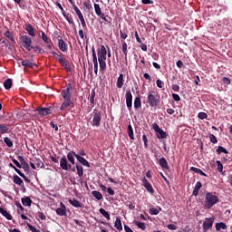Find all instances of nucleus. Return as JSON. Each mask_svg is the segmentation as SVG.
<instances>
[{"label":"nucleus","mask_w":232,"mask_h":232,"mask_svg":"<svg viewBox=\"0 0 232 232\" xmlns=\"http://www.w3.org/2000/svg\"><path fill=\"white\" fill-rule=\"evenodd\" d=\"M76 170L78 177H83L84 175V169L81 165H76Z\"/></svg>","instance_id":"43"},{"label":"nucleus","mask_w":232,"mask_h":232,"mask_svg":"<svg viewBox=\"0 0 232 232\" xmlns=\"http://www.w3.org/2000/svg\"><path fill=\"white\" fill-rule=\"evenodd\" d=\"M42 39L44 43H47V44L50 43V41H52V39L48 38V36L44 32H42Z\"/></svg>","instance_id":"55"},{"label":"nucleus","mask_w":232,"mask_h":232,"mask_svg":"<svg viewBox=\"0 0 232 232\" xmlns=\"http://www.w3.org/2000/svg\"><path fill=\"white\" fill-rule=\"evenodd\" d=\"M14 206L17 208V213H23V211H24V208L19 203V201H15Z\"/></svg>","instance_id":"51"},{"label":"nucleus","mask_w":232,"mask_h":232,"mask_svg":"<svg viewBox=\"0 0 232 232\" xmlns=\"http://www.w3.org/2000/svg\"><path fill=\"white\" fill-rule=\"evenodd\" d=\"M114 227L118 229V231H122V221H121V218H117L114 223Z\"/></svg>","instance_id":"38"},{"label":"nucleus","mask_w":232,"mask_h":232,"mask_svg":"<svg viewBox=\"0 0 232 232\" xmlns=\"http://www.w3.org/2000/svg\"><path fill=\"white\" fill-rule=\"evenodd\" d=\"M216 164L218 166V171L219 173H222V171L224 170V165H222V162H220V160H217Z\"/></svg>","instance_id":"53"},{"label":"nucleus","mask_w":232,"mask_h":232,"mask_svg":"<svg viewBox=\"0 0 232 232\" xmlns=\"http://www.w3.org/2000/svg\"><path fill=\"white\" fill-rule=\"evenodd\" d=\"M26 32L31 35V37H35V31L32 24H28L25 27Z\"/></svg>","instance_id":"33"},{"label":"nucleus","mask_w":232,"mask_h":232,"mask_svg":"<svg viewBox=\"0 0 232 232\" xmlns=\"http://www.w3.org/2000/svg\"><path fill=\"white\" fill-rule=\"evenodd\" d=\"M218 203V197L212 194V192H207L205 197V208L206 209H211L215 204Z\"/></svg>","instance_id":"2"},{"label":"nucleus","mask_w":232,"mask_h":232,"mask_svg":"<svg viewBox=\"0 0 232 232\" xmlns=\"http://www.w3.org/2000/svg\"><path fill=\"white\" fill-rule=\"evenodd\" d=\"M0 213H1V215H3V217H5V218H7V220H12V215L1 207H0Z\"/></svg>","instance_id":"39"},{"label":"nucleus","mask_w":232,"mask_h":232,"mask_svg":"<svg viewBox=\"0 0 232 232\" xmlns=\"http://www.w3.org/2000/svg\"><path fill=\"white\" fill-rule=\"evenodd\" d=\"M117 88H122L124 86V74L121 73L117 79L116 82Z\"/></svg>","instance_id":"24"},{"label":"nucleus","mask_w":232,"mask_h":232,"mask_svg":"<svg viewBox=\"0 0 232 232\" xmlns=\"http://www.w3.org/2000/svg\"><path fill=\"white\" fill-rule=\"evenodd\" d=\"M94 12L98 16L102 14V11L101 10V5H99V4H94Z\"/></svg>","instance_id":"48"},{"label":"nucleus","mask_w":232,"mask_h":232,"mask_svg":"<svg viewBox=\"0 0 232 232\" xmlns=\"http://www.w3.org/2000/svg\"><path fill=\"white\" fill-rule=\"evenodd\" d=\"M21 200H22L23 206H25L28 208H30V206H32V199L30 198V197L25 196V197L22 198Z\"/></svg>","instance_id":"25"},{"label":"nucleus","mask_w":232,"mask_h":232,"mask_svg":"<svg viewBox=\"0 0 232 232\" xmlns=\"http://www.w3.org/2000/svg\"><path fill=\"white\" fill-rule=\"evenodd\" d=\"M100 213L101 215H102L103 217H105L107 218V220H110V213L108 211H106L104 208H100Z\"/></svg>","instance_id":"49"},{"label":"nucleus","mask_w":232,"mask_h":232,"mask_svg":"<svg viewBox=\"0 0 232 232\" xmlns=\"http://www.w3.org/2000/svg\"><path fill=\"white\" fill-rule=\"evenodd\" d=\"M91 124L92 126H95L99 128L101 126V121L102 119V112L97 109H93L92 113H91Z\"/></svg>","instance_id":"3"},{"label":"nucleus","mask_w":232,"mask_h":232,"mask_svg":"<svg viewBox=\"0 0 232 232\" xmlns=\"http://www.w3.org/2000/svg\"><path fill=\"white\" fill-rule=\"evenodd\" d=\"M83 6H85L86 10H92V2H90V0L83 2Z\"/></svg>","instance_id":"56"},{"label":"nucleus","mask_w":232,"mask_h":232,"mask_svg":"<svg viewBox=\"0 0 232 232\" xmlns=\"http://www.w3.org/2000/svg\"><path fill=\"white\" fill-rule=\"evenodd\" d=\"M0 44H5V46L6 48H8V50H10V52H12V46H14V44H12L11 41H9L8 39L6 38H1L0 39Z\"/></svg>","instance_id":"18"},{"label":"nucleus","mask_w":232,"mask_h":232,"mask_svg":"<svg viewBox=\"0 0 232 232\" xmlns=\"http://www.w3.org/2000/svg\"><path fill=\"white\" fill-rule=\"evenodd\" d=\"M160 211H162V208H160V207H157L156 208H150L149 209L150 215H159V213Z\"/></svg>","instance_id":"36"},{"label":"nucleus","mask_w":232,"mask_h":232,"mask_svg":"<svg viewBox=\"0 0 232 232\" xmlns=\"http://www.w3.org/2000/svg\"><path fill=\"white\" fill-rule=\"evenodd\" d=\"M97 55H98V61L106 60V55H108V51H106V47L104 45H101V48L98 49Z\"/></svg>","instance_id":"11"},{"label":"nucleus","mask_w":232,"mask_h":232,"mask_svg":"<svg viewBox=\"0 0 232 232\" xmlns=\"http://www.w3.org/2000/svg\"><path fill=\"white\" fill-rule=\"evenodd\" d=\"M190 171H193L194 173H198V175H201L202 177H208V174L204 173L202 169L196 168V167H191Z\"/></svg>","instance_id":"35"},{"label":"nucleus","mask_w":232,"mask_h":232,"mask_svg":"<svg viewBox=\"0 0 232 232\" xmlns=\"http://www.w3.org/2000/svg\"><path fill=\"white\" fill-rule=\"evenodd\" d=\"M13 182L14 184H16L17 186H23L24 184V182L22 180V179L17 175H14L13 177Z\"/></svg>","instance_id":"32"},{"label":"nucleus","mask_w":232,"mask_h":232,"mask_svg":"<svg viewBox=\"0 0 232 232\" xmlns=\"http://www.w3.org/2000/svg\"><path fill=\"white\" fill-rule=\"evenodd\" d=\"M51 53L53 55L54 59H57L59 62V59H63V53L59 52L56 53L55 51H52Z\"/></svg>","instance_id":"52"},{"label":"nucleus","mask_w":232,"mask_h":232,"mask_svg":"<svg viewBox=\"0 0 232 232\" xmlns=\"http://www.w3.org/2000/svg\"><path fill=\"white\" fill-rule=\"evenodd\" d=\"M141 182H142V186L145 188V189H147L149 193H150V195H153V193H155V189L153 188V186H151V183L148 181L146 177L142 179Z\"/></svg>","instance_id":"12"},{"label":"nucleus","mask_w":232,"mask_h":232,"mask_svg":"<svg viewBox=\"0 0 232 232\" xmlns=\"http://www.w3.org/2000/svg\"><path fill=\"white\" fill-rule=\"evenodd\" d=\"M58 47L61 52H68V44L64 43V40H63V38H60L58 40Z\"/></svg>","instance_id":"17"},{"label":"nucleus","mask_w":232,"mask_h":232,"mask_svg":"<svg viewBox=\"0 0 232 232\" xmlns=\"http://www.w3.org/2000/svg\"><path fill=\"white\" fill-rule=\"evenodd\" d=\"M168 229H169L170 231H177V227L173 224H169L167 226Z\"/></svg>","instance_id":"61"},{"label":"nucleus","mask_w":232,"mask_h":232,"mask_svg":"<svg viewBox=\"0 0 232 232\" xmlns=\"http://www.w3.org/2000/svg\"><path fill=\"white\" fill-rule=\"evenodd\" d=\"M4 142H5V144H6V146H7L8 148H12V147L14 146V142H13L12 140H11L10 138H8V137H5V138H4Z\"/></svg>","instance_id":"46"},{"label":"nucleus","mask_w":232,"mask_h":232,"mask_svg":"<svg viewBox=\"0 0 232 232\" xmlns=\"http://www.w3.org/2000/svg\"><path fill=\"white\" fill-rule=\"evenodd\" d=\"M220 229H227V225L224 222L216 223V231H220Z\"/></svg>","instance_id":"41"},{"label":"nucleus","mask_w":232,"mask_h":232,"mask_svg":"<svg viewBox=\"0 0 232 232\" xmlns=\"http://www.w3.org/2000/svg\"><path fill=\"white\" fill-rule=\"evenodd\" d=\"M200 188H202V183L200 181H198L192 192L193 197H198V191H200Z\"/></svg>","instance_id":"23"},{"label":"nucleus","mask_w":232,"mask_h":232,"mask_svg":"<svg viewBox=\"0 0 232 232\" xmlns=\"http://www.w3.org/2000/svg\"><path fill=\"white\" fill-rule=\"evenodd\" d=\"M63 17L66 19V21L69 23V24H75L73 23V17L72 16V14L68 13L66 14L65 11H63V13H62Z\"/></svg>","instance_id":"26"},{"label":"nucleus","mask_w":232,"mask_h":232,"mask_svg":"<svg viewBox=\"0 0 232 232\" xmlns=\"http://www.w3.org/2000/svg\"><path fill=\"white\" fill-rule=\"evenodd\" d=\"M160 166L162 168V169H168L169 166H168V160H166V158L162 157L161 159H160Z\"/></svg>","instance_id":"31"},{"label":"nucleus","mask_w":232,"mask_h":232,"mask_svg":"<svg viewBox=\"0 0 232 232\" xmlns=\"http://www.w3.org/2000/svg\"><path fill=\"white\" fill-rule=\"evenodd\" d=\"M27 227L30 229V231L32 232H41V230L37 229L35 227L30 225V224H27Z\"/></svg>","instance_id":"58"},{"label":"nucleus","mask_w":232,"mask_h":232,"mask_svg":"<svg viewBox=\"0 0 232 232\" xmlns=\"http://www.w3.org/2000/svg\"><path fill=\"white\" fill-rule=\"evenodd\" d=\"M152 129H153L154 131L157 133V132L160 130V127H159V124L153 123V124H152Z\"/></svg>","instance_id":"64"},{"label":"nucleus","mask_w":232,"mask_h":232,"mask_svg":"<svg viewBox=\"0 0 232 232\" xmlns=\"http://www.w3.org/2000/svg\"><path fill=\"white\" fill-rule=\"evenodd\" d=\"M33 162L34 163L35 166H37V168H43V166H44V163H43L41 159H38V158L33 159Z\"/></svg>","instance_id":"45"},{"label":"nucleus","mask_w":232,"mask_h":232,"mask_svg":"<svg viewBox=\"0 0 232 232\" xmlns=\"http://www.w3.org/2000/svg\"><path fill=\"white\" fill-rule=\"evenodd\" d=\"M89 101L91 104H95V90H92L89 95Z\"/></svg>","instance_id":"47"},{"label":"nucleus","mask_w":232,"mask_h":232,"mask_svg":"<svg viewBox=\"0 0 232 232\" xmlns=\"http://www.w3.org/2000/svg\"><path fill=\"white\" fill-rule=\"evenodd\" d=\"M213 222H215L214 218H207L203 222V232H208V230L211 229L213 227Z\"/></svg>","instance_id":"9"},{"label":"nucleus","mask_w":232,"mask_h":232,"mask_svg":"<svg viewBox=\"0 0 232 232\" xmlns=\"http://www.w3.org/2000/svg\"><path fill=\"white\" fill-rule=\"evenodd\" d=\"M74 106V104L72 102V100H64L60 107L61 111H65V113H68V108Z\"/></svg>","instance_id":"13"},{"label":"nucleus","mask_w":232,"mask_h":232,"mask_svg":"<svg viewBox=\"0 0 232 232\" xmlns=\"http://www.w3.org/2000/svg\"><path fill=\"white\" fill-rule=\"evenodd\" d=\"M75 154L74 151H70L66 156H63L60 158V167L63 169V171L72 170V164H75Z\"/></svg>","instance_id":"1"},{"label":"nucleus","mask_w":232,"mask_h":232,"mask_svg":"<svg viewBox=\"0 0 232 232\" xmlns=\"http://www.w3.org/2000/svg\"><path fill=\"white\" fill-rule=\"evenodd\" d=\"M217 153H218V155H220V153L227 154L229 152L227 151V150H226V148H224L222 146H218V149H217Z\"/></svg>","instance_id":"50"},{"label":"nucleus","mask_w":232,"mask_h":232,"mask_svg":"<svg viewBox=\"0 0 232 232\" xmlns=\"http://www.w3.org/2000/svg\"><path fill=\"white\" fill-rule=\"evenodd\" d=\"M156 84H157L158 88H162V86H164V82H162V80H160V79H158L156 81Z\"/></svg>","instance_id":"62"},{"label":"nucleus","mask_w":232,"mask_h":232,"mask_svg":"<svg viewBox=\"0 0 232 232\" xmlns=\"http://www.w3.org/2000/svg\"><path fill=\"white\" fill-rule=\"evenodd\" d=\"M147 102L150 108H157L159 106V103L160 102V100L155 96V91H151L149 92L147 97Z\"/></svg>","instance_id":"4"},{"label":"nucleus","mask_w":232,"mask_h":232,"mask_svg":"<svg viewBox=\"0 0 232 232\" xmlns=\"http://www.w3.org/2000/svg\"><path fill=\"white\" fill-rule=\"evenodd\" d=\"M121 50L125 55V61H128V44L125 41H121Z\"/></svg>","instance_id":"27"},{"label":"nucleus","mask_w":232,"mask_h":232,"mask_svg":"<svg viewBox=\"0 0 232 232\" xmlns=\"http://www.w3.org/2000/svg\"><path fill=\"white\" fill-rule=\"evenodd\" d=\"M4 35L7 39V41L12 43V44H15V38L14 37V34L9 30L5 31Z\"/></svg>","instance_id":"19"},{"label":"nucleus","mask_w":232,"mask_h":232,"mask_svg":"<svg viewBox=\"0 0 232 232\" xmlns=\"http://www.w3.org/2000/svg\"><path fill=\"white\" fill-rule=\"evenodd\" d=\"M98 17H100V19H102V21H105V23L111 24V17H110L109 15H105L104 13H102L100 15H98Z\"/></svg>","instance_id":"34"},{"label":"nucleus","mask_w":232,"mask_h":232,"mask_svg":"<svg viewBox=\"0 0 232 232\" xmlns=\"http://www.w3.org/2000/svg\"><path fill=\"white\" fill-rule=\"evenodd\" d=\"M133 224L137 226L140 229H142V231L146 230V224L142 223L140 221L134 220Z\"/></svg>","instance_id":"42"},{"label":"nucleus","mask_w":232,"mask_h":232,"mask_svg":"<svg viewBox=\"0 0 232 232\" xmlns=\"http://www.w3.org/2000/svg\"><path fill=\"white\" fill-rule=\"evenodd\" d=\"M61 95L63 100H72V83H66L64 89L61 92Z\"/></svg>","instance_id":"6"},{"label":"nucleus","mask_w":232,"mask_h":232,"mask_svg":"<svg viewBox=\"0 0 232 232\" xmlns=\"http://www.w3.org/2000/svg\"><path fill=\"white\" fill-rule=\"evenodd\" d=\"M198 117L201 120V121H204V119H206L208 117V113L206 112H199L198 114Z\"/></svg>","instance_id":"59"},{"label":"nucleus","mask_w":232,"mask_h":232,"mask_svg":"<svg viewBox=\"0 0 232 232\" xmlns=\"http://www.w3.org/2000/svg\"><path fill=\"white\" fill-rule=\"evenodd\" d=\"M6 133H10V125L6 123H0V137Z\"/></svg>","instance_id":"14"},{"label":"nucleus","mask_w":232,"mask_h":232,"mask_svg":"<svg viewBox=\"0 0 232 232\" xmlns=\"http://www.w3.org/2000/svg\"><path fill=\"white\" fill-rule=\"evenodd\" d=\"M61 208H56V214L59 217H66V206L62 202L60 204Z\"/></svg>","instance_id":"16"},{"label":"nucleus","mask_w":232,"mask_h":232,"mask_svg":"<svg viewBox=\"0 0 232 232\" xmlns=\"http://www.w3.org/2000/svg\"><path fill=\"white\" fill-rule=\"evenodd\" d=\"M33 50H34L36 53H44V51H43L39 46H33Z\"/></svg>","instance_id":"60"},{"label":"nucleus","mask_w":232,"mask_h":232,"mask_svg":"<svg viewBox=\"0 0 232 232\" xmlns=\"http://www.w3.org/2000/svg\"><path fill=\"white\" fill-rule=\"evenodd\" d=\"M127 133L130 140H135V136L133 135V127H131V124L128 125Z\"/></svg>","instance_id":"30"},{"label":"nucleus","mask_w":232,"mask_h":232,"mask_svg":"<svg viewBox=\"0 0 232 232\" xmlns=\"http://www.w3.org/2000/svg\"><path fill=\"white\" fill-rule=\"evenodd\" d=\"M100 65V72L104 73L106 72V60H98Z\"/></svg>","instance_id":"28"},{"label":"nucleus","mask_w":232,"mask_h":232,"mask_svg":"<svg viewBox=\"0 0 232 232\" xmlns=\"http://www.w3.org/2000/svg\"><path fill=\"white\" fill-rule=\"evenodd\" d=\"M125 99H126V106L129 111H131V108H133V95L131 94V91L126 92Z\"/></svg>","instance_id":"7"},{"label":"nucleus","mask_w":232,"mask_h":232,"mask_svg":"<svg viewBox=\"0 0 232 232\" xmlns=\"http://www.w3.org/2000/svg\"><path fill=\"white\" fill-rule=\"evenodd\" d=\"M120 35L121 39H122L121 41H125V39H128V34L126 32L120 31Z\"/></svg>","instance_id":"57"},{"label":"nucleus","mask_w":232,"mask_h":232,"mask_svg":"<svg viewBox=\"0 0 232 232\" xmlns=\"http://www.w3.org/2000/svg\"><path fill=\"white\" fill-rule=\"evenodd\" d=\"M59 63L64 69H66L67 72H72V65H70V62L64 60V58H60Z\"/></svg>","instance_id":"15"},{"label":"nucleus","mask_w":232,"mask_h":232,"mask_svg":"<svg viewBox=\"0 0 232 232\" xmlns=\"http://www.w3.org/2000/svg\"><path fill=\"white\" fill-rule=\"evenodd\" d=\"M53 110V106H50L47 108L39 107L36 109V111H38L39 115H41L42 117H46L47 115L52 114Z\"/></svg>","instance_id":"8"},{"label":"nucleus","mask_w":232,"mask_h":232,"mask_svg":"<svg viewBox=\"0 0 232 232\" xmlns=\"http://www.w3.org/2000/svg\"><path fill=\"white\" fill-rule=\"evenodd\" d=\"M209 140L212 144H217V142H218V140H217V137L214 134H209Z\"/></svg>","instance_id":"54"},{"label":"nucleus","mask_w":232,"mask_h":232,"mask_svg":"<svg viewBox=\"0 0 232 232\" xmlns=\"http://www.w3.org/2000/svg\"><path fill=\"white\" fill-rule=\"evenodd\" d=\"M75 158L77 159L78 162H80V164L86 166V168H90V162H88L86 159L82 158L81 155H75Z\"/></svg>","instance_id":"20"},{"label":"nucleus","mask_w":232,"mask_h":232,"mask_svg":"<svg viewBox=\"0 0 232 232\" xmlns=\"http://www.w3.org/2000/svg\"><path fill=\"white\" fill-rule=\"evenodd\" d=\"M12 79L8 78L4 82V87L5 88V90H10V88H12Z\"/></svg>","instance_id":"44"},{"label":"nucleus","mask_w":232,"mask_h":232,"mask_svg":"<svg viewBox=\"0 0 232 232\" xmlns=\"http://www.w3.org/2000/svg\"><path fill=\"white\" fill-rule=\"evenodd\" d=\"M156 135L158 139H166L168 137V134L162 129L159 130Z\"/></svg>","instance_id":"37"},{"label":"nucleus","mask_w":232,"mask_h":232,"mask_svg":"<svg viewBox=\"0 0 232 232\" xmlns=\"http://www.w3.org/2000/svg\"><path fill=\"white\" fill-rule=\"evenodd\" d=\"M21 64L24 68H34V67L37 66L36 63L30 62V60H24L21 62Z\"/></svg>","instance_id":"21"},{"label":"nucleus","mask_w":232,"mask_h":232,"mask_svg":"<svg viewBox=\"0 0 232 232\" xmlns=\"http://www.w3.org/2000/svg\"><path fill=\"white\" fill-rule=\"evenodd\" d=\"M92 197H94V198H96V200H102L103 196L101 192L97 191V190H93L92 192Z\"/></svg>","instance_id":"40"},{"label":"nucleus","mask_w":232,"mask_h":232,"mask_svg":"<svg viewBox=\"0 0 232 232\" xmlns=\"http://www.w3.org/2000/svg\"><path fill=\"white\" fill-rule=\"evenodd\" d=\"M172 98L174 101H176V102H179V101H180V96L177 93H173Z\"/></svg>","instance_id":"63"},{"label":"nucleus","mask_w":232,"mask_h":232,"mask_svg":"<svg viewBox=\"0 0 232 232\" xmlns=\"http://www.w3.org/2000/svg\"><path fill=\"white\" fill-rule=\"evenodd\" d=\"M142 106V102L140 101V97L137 96L134 100V109L136 110V111L141 108Z\"/></svg>","instance_id":"29"},{"label":"nucleus","mask_w":232,"mask_h":232,"mask_svg":"<svg viewBox=\"0 0 232 232\" xmlns=\"http://www.w3.org/2000/svg\"><path fill=\"white\" fill-rule=\"evenodd\" d=\"M69 204H71V206H73V208H82L84 206L79 200L75 199V198H73L72 199H69Z\"/></svg>","instance_id":"22"},{"label":"nucleus","mask_w":232,"mask_h":232,"mask_svg":"<svg viewBox=\"0 0 232 232\" xmlns=\"http://www.w3.org/2000/svg\"><path fill=\"white\" fill-rule=\"evenodd\" d=\"M20 41L27 52H32V50H34V46H32V38L30 36L22 35L20 36Z\"/></svg>","instance_id":"5"},{"label":"nucleus","mask_w":232,"mask_h":232,"mask_svg":"<svg viewBox=\"0 0 232 232\" xmlns=\"http://www.w3.org/2000/svg\"><path fill=\"white\" fill-rule=\"evenodd\" d=\"M73 10L76 13V14L78 15L81 23H82V28H86V21L84 20V16L82 15V13L81 12V9H79V7L77 6V5H73Z\"/></svg>","instance_id":"10"}]
</instances>
